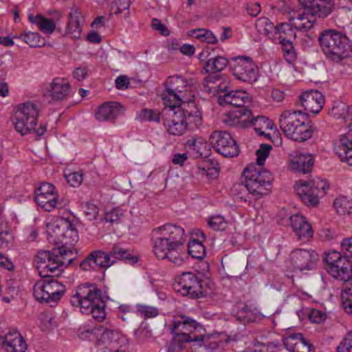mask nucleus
<instances>
[{
    "label": "nucleus",
    "mask_w": 352,
    "mask_h": 352,
    "mask_svg": "<svg viewBox=\"0 0 352 352\" xmlns=\"http://www.w3.org/2000/svg\"><path fill=\"white\" fill-rule=\"evenodd\" d=\"M272 148L271 145L261 144L256 152V164L249 165L243 172L244 180L242 183L256 198L267 195L272 186L273 178L271 173L262 167Z\"/></svg>",
    "instance_id": "nucleus-1"
},
{
    "label": "nucleus",
    "mask_w": 352,
    "mask_h": 352,
    "mask_svg": "<svg viewBox=\"0 0 352 352\" xmlns=\"http://www.w3.org/2000/svg\"><path fill=\"white\" fill-rule=\"evenodd\" d=\"M318 40L327 58L332 62L339 63L352 56V42L341 32L324 30Z\"/></svg>",
    "instance_id": "nucleus-2"
},
{
    "label": "nucleus",
    "mask_w": 352,
    "mask_h": 352,
    "mask_svg": "<svg viewBox=\"0 0 352 352\" xmlns=\"http://www.w3.org/2000/svg\"><path fill=\"white\" fill-rule=\"evenodd\" d=\"M302 8V12L291 16L289 21L296 30L307 32L316 22L317 18H326L332 12L331 0H298Z\"/></svg>",
    "instance_id": "nucleus-3"
},
{
    "label": "nucleus",
    "mask_w": 352,
    "mask_h": 352,
    "mask_svg": "<svg viewBox=\"0 0 352 352\" xmlns=\"http://www.w3.org/2000/svg\"><path fill=\"white\" fill-rule=\"evenodd\" d=\"M279 126L285 136L294 141L303 142L313 135L307 116L301 110H285L279 118Z\"/></svg>",
    "instance_id": "nucleus-4"
},
{
    "label": "nucleus",
    "mask_w": 352,
    "mask_h": 352,
    "mask_svg": "<svg viewBox=\"0 0 352 352\" xmlns=\"http://www.w3.org/2000/svg\"><path fill=\"white\" fill-rule=\"evenodd\" d=\"M164 86L162 94L164 104L195 102L191 80L182 76H171L166 80Z\"/></svg>",
    "instance_id": "nucleus-5"
},
{
    "label": "nucleus",
    "mask_w": 352,
    "mask_h": 352,
    "mask_svg": "<svg viewBox=\"0 0 352 352\" xmlns=\"http://www.w3.org/2000/svg\"><path fill=\"white\" fill-rule=\"evenodd\" d=\"M164 104L165 107L162 112L164 121L188 122L193 124V127H199L201 124V112L195 102Z\"/></svg>",
    "instance_id": "nucleus-6"
},
{
    "label": "nucleus",
    "mask_w": 352,
    "mask_h": 352,
    "mask_svg": "<svg viewBox=\"0 0 352 352\" xmlns=\"http://www.w3.org/2000/svg\"><path fill=\"white\" fill-rule=\"evenodd\" d=\"M171 333L177 342H204L205 331L203 326L195 320L185 315H179L174 318L170 325Z\"/></svg>",
    "instance_id": "nucleus-7"
},
{
    "label": "nucleus",
    "mask_w": 352,
    "mask_h": 352,
    "mask_svg": "<svg viewBox=\"0 0 352 352\" xmlns=\"http://www.w3.org/2000/svg\"><path fill=\"white\" fill-rule=\"evenodd\" d=\"M65 292V287L53 278H44L34 286V296L41 302L54 306Z\"/></svg>",
    "instance_id": "nucleus-8"
},
{
    "label": "nucleus",
    "mask_w": 352,
    "mask_h": 352,
    "mask_svg": "<svg viewBox=\"0 0 352 352\" xmlns=\"http://www.w3.org/2000/svg\"><path fill=\"white\" fill-rule=\"evenodd\" d=\"M38 115L36 104L30 102L19 104L14 116L16 131L22 135L31 133L37 124Z\"/></svg>",
    "instance_id": "nucleus-9"
},
{
    "label": "nucleus",
    "mask_w": 352,
    "mask_h": 352,
    "mask_svg": "<svg viewBox=\"0 0 352 352\" xmlns=\"http://www.w3.org/2000/svg\"><path fill=\"white\" fill-rule=\"evenodd\" d=\"M328 188L329 186L322 180H300L295 186L297 195L307 206H316L319 203V196L326 194Z\"/></svg>",
    "instance_id": "nucleus-10"
},
{
    "label": "nucleus",
    "mask_w": 352,
    "mask_h": 352,
    "mask_svg": "<svg viewBox=\"0 0 352 352\" xmlns=\"http://www.w3.org/2000/svg\"><path fill=\"white\" fill-rule=\"evenodd\" d=\"M153 252L160 259H168L178 266L184 263L185 253L183 251L184 242L153 240Z\"/></svg>",
    "instance_id": "nucleus-11"
},
{
    "label": "nucleus",
    "mask_w": 352,
    "mask_h": 352,
    "mask_svg": "<svg viewBox=\"0 0 352 352\" xmlns=\"http://www.w3.org/2000/svg\"><path fill=\"white\" fill-rule=\"evenodd\" d=\"M101 299V292L96 284L84 283L77 287L76 294L71 298V303L73 306L79 307L81 311H87L89 307Z\"/></svg>",
    "instance_id": "nucleus-12"
},
{
    "label": "nucleus",
    "mask_w": 352,
    "mask_h": 352,
    "mask_svg": "<svg viewBox=\"0 0 352 352\" xmlns=\"http://www.w3.org/2000/svg\"><path fill=\"white\" fill-rule=\"evenodd\" d=\"M233 75L239 80L252 84L258 78V68L251 58L236 56L231 58Z\"/></svg>",
    "instance_id": "nucleus-13"
},
{
    "label": "nucleus",
    "mask_w": 352,
    "mask_h": 352,
    "mask_svg": "<svg viewBox=\"0 0 352 352\" xmlns=\"http://www.w3.org/2000/svg\"><path fill=\"white\" fill-rule=\"evenodd\" d=\"M201 280L192 272H184L179 276L173 285L174 289L183 296L199 298L203 296Z\"/></svg>",
    "instance_id": "nucleus-14"
},
{
    "label": "nucleus",
    "mask_w": 352,
    "mask_h": 352,
    "mask_svg": "<svg viewBox=\"0 0 352 352\" xmlns=\"http://www.w3.org/2000/svg\"><path fill=\"white\" fill-rule=\"evenodd\" d=\"M214 150L226 157H233L239 153V148L231 135L226 131H214L209 138Z\"/></svg>",
    "instance_id": "nucleus-15"
},
{
    "label": "nucleus",
    "mask_w": 352,
    "mask_h": 352,
    "mask_svg": "<svg viewBox=\"0 0 352 352\" xmlns=\"http://www.w3.org/2000/svg\"><path fill=\"white\" fill-rule=\"evenodd\" d=\"M52 259L45 266H41L39 275L43 278H53L58 276L66 265L72 261V258L67 256L65 248H54Z\"/></svg>",
    "instance_id": "nucleus-16"
},
{
    "label": "nucleus",
    "mask_w": 352,
    "mask_h": 352,
    "mask_svg": "<svg viewBox=\"0 0 352 352\" xmlns=\"http://www.w3.org/2000/svg\"><path fill=\"white\" fill-rule=\"evenodd\" d=\"M35 201L46 211H51L55 208H62L64 204L58 199L53 184L43 182L35 189Z\"/></svg>",
    "instance_id": "nucleus-17"
},
{
    "label": "nucleus",
    "mask_w": 352,
    "mask_h": 352,
    "mask_svg": "<svg viewBox=\"0 0 352 352\" xmlns=\"http://www.w3.org/2000/svg\"><path fill=\"white\" fill-rule=\"evenodd\" d=\"M71 91V85L69 81L63 78H55L50 82L43 85V92L44 96L53 101L66 100Z\"/></svg>",
    "instance_id": "nucleus-18"
},
{
    "label": "nucleus",
    "mask_w": 352,
    "mask_h": 352,
    "mask_svg": "<svg viewBox=\"0 0 352 352\" xmlns=\"http://www.w3.org/2000/svg\"><path fill=\"white\" fill-rule=\"evenodd\" d=\"M318 260V254L312 250L296 249L290 254L292 265L300 271L313 270Z\"/></svg>",
    "instance_id": "nucleus-19"
},
{
    "label": "nucleus",
    "mask_w": 352,
    "mask_h": 352,
    "mask_svg": "<svg viewBox=\"0 0 352 352\" xmlns=\"http://www.w3.org/2000/svg\"><path fill=\"white\" fill-rule=\"evenodd\" d=\"M116 263L110 254L102 250H95L89 253L80 263V267L84 271L94 270L96 267L107 269Z\"/></svg>",
    "instance_id": "nucleus-20"
},
{
    "label": "nucleus",
    "mask_w": 352,
    "mask_h": 352,
    "mask_svg": "<svg viewBox=\"0 0 352 352\" xmlns=\"http://www.w3.org/2000/svg\"><path fill=\"white\" fill-rule=\"evenodd\" d=\"M185 242L184 230L178 226L167 223L152 231V240Z\"/></svg>",
    "instance_id": "nucleus-21"
},
{
    "label": "nucleus",
    "mask_w": 352,
    "mask_h": 352,
    "mask_svg": "<svg viewBox=\"0 0 352 352\" xmlns=\"http://www.w3.org/2000/svg\"><path fill=\"white\" fill-rule=\"evenodd\" d=\"M70 226V221L61 218L55 222L47 226V240L49 243L58 245L60 248H65L64 245L65 232Z\"/></svg>",
    "instance_id": "nucleus-22"
},
{
    "label": "nucleus",
    "mask_w": 352,
    "mask_h": 352,
    "mask_svg": "<svg viewBox=\"0 0 352 352\" xmlns=\"http://www.w3.org/2000/svg\"><path fill=\"white\" fill-rule=\"evenodd\" d=\"M324 104V97L318 91L310 90L300 96L299 105L302 107L305 111L312 113H318Z\"/></svg>",
    "instance_id": "nucleus-23"
},
{
    "label": "nucleus",
    "mask_w": 352,
    "mask_h": 352,
    "mask_svg": "<svg viewBox=\"0 0 352 352\" xmlns=\"http://www.w3.org/2000/svg\"><path fill=\"white\" fill-rule=\"evenodd\" d=\"M2 338L1 346L7 352H25L27 349L25 341L16 330L8 331Z\"/></svg>",
    "instance_id": "nucleus-24"
},
{
    "label": "nucleus",
    "mask_w": 352,
    "mask_h": 352,
    "mask_svg": "<svg viewBox=\"0 0 352 352\" xmlns=\"http://www.w3.org/2000/svg\"><path fill=\"white\" fill-rule=\"evenodd\" d=\"M327 272L334 278L346 283L352 280V263L346 258H342L338 263L327 267Z\"/></svg>",
    "instance_id": "nucleus-25"
},
{
    "label": "nucleus",
    "mask_w": 352,
    "mask_h": 352,
    "mask_svg": "<svg viewBox=\"0 0 352 352\" xmlns=\"http://www.w3.org/2000/svg\"><path fill=\"white\" fill-rule=\"evenodd\" d=\"M291 226L300 240H307L313 236L311 226L305 217L295 214L290 217Z\"/></svg>",
    "instance_id": "nucleus-26"
},
{
    "label": "nucleus",
    "mask_w": 352,
    "mask_h": 352,
    "mask_svg": "<svg viewBox=\"0 0 352 352\" xmlns=\"http://www.w3.org/2000/svg\"><path fill=\"white\" fill-rule=\"evenodd\" d=\"M122 108L121 104L117 102H104L98 107L96 118L100 121L113 120L121 113Z\"/></svg>",
    "instance_id": "nucleus-27"
},
{
    "label": "nucleus",
    "mask_w": 352,
    "mask_h": 352,
    "mask_svg": "<svg viewBox=\"0 0 352 352\" xmlns=\"http://www.w3.org/2000/svg\"><path fill=\"white\" fill-rule=\"evenodd\" d=\"M248 101V93L241 90L230 91L219 97V102L221 105L230 104L243 108Z\"/></svg>",
    "instance_id": "nucleus-28"
},
{
    "label": "nucleus",
    "mask_w": 352,
    "mask_h": 352,
    "mask_svg": "<svg viewBox=\"0 0 352 352\" xmlns=\"http://www.w3.org/2000/svg\"><path fill=\"white\" fill-rule=\"evenodd\" d=\"M83 17L77 9H72L69 13V21L65 28V35L78 39L82 32Z\"/></svg>",
    "instance_id": "nucleus-29"
},
{
    "label": "nucleus",
    "mask_w": 352,
    "mask_h": 352,
    "mask_svg": "<svg viewBox=\"0 0 352 352\" xmlns=\"http://www.w3.org/2000/svg\"><path fill=\"white\" fill-rule=\"evenodd\" d=\"M284 346L290 352H310L311 345L301 333H294L284 340Z\"/></svg>",
    "instance_id": "nucleus-30"
},
{
    "label": "nucleus",
    "mask_w": 352,
    "mask_h": 352,
    "mask_svg": "<svg viewBox=\"0 0 352 352\" xmlns=\"http://www.w3.org/2000/svg\"><path fill=\"white\" fill-rule=\"evenodd\" d=\"M336 152L342 161L352 166V134L348 133L341 135Z\"/></svg>",
    "instance_id": "nucleus-31"
},
{
    "label": "nucleus",
    "mask_w": 352,
    "mask_h": 352,
    "mask_svg": "<svg viewBox=\"0 0 352 352\" xmlns=\"http://www.w3.org/2000/svg\"><path fill=\"white\" fill-rule=\"evenodd\" d=\"M313 165L314 159L310 155H296L292 157L290 162L292 170L302 173L311 172Z\"/></svg>",
    "instance_id": "nucleus-32"
},
{
    "label": "nucleus",
    "mask_w": 352,
    "mask_h": 352,
    "mask_svg": "<svg viewBox=\"0 0 352 352\" xmlns=\"http://www.w3.org/2000/svg\"><path fill=\"white\" fill-rule=\"evenodd\" d=\"M120 339L123 338L118 332L107 329L102 325L98 326L96 342L98 344H113Z\"/></svg>",
    "instance_id": "nucleus-33"
},
{
    "label": "nucleus",
    "mask_w": 352,
    "mask_h": 352,
    "mask_svg": "<svg viewBox=\"0 0 352 352\" xmlns=\"http://www.w3.org/2000/svg\"><path fill=\"white\" fill-rule=\"evenodd\" d=\"M241 115L244 116H247V118H245L243 122H250L252 125L254 126L255 131L261 135L264 134V132L261 131V129L265 126L266 127L269 126L270 124V120L267 118L265 116H256L253 117L252 116V113L246 109H242L241 110Z\"/></svg>",
    "instance_id": "nucleus-34"
},
{
    "label": "nucleus",
    "mask_w": 352,
    "mask_h": 352,
    "mask_svg": "<svg viewBox=\"0 0 352 352\" xmlns=\"http://www.w3.org/2000/svg\"><path fill=\"white\" fill-rule=\"evenodd\" d=\"M29 21L36 24L40 31L45 34H52L55 30V24L52 19H46L41 14L28 16Z\"/></svg>",
    "instance_id": "nucleus-35"
},
{
    "label": "nucleus",
    "mask_w": 352,
    "mask_h": 352,
    "mask_svg": "<svg viewBox=\"0 0 352 352\" xmlns=\"http://www.w3.org/2000/svg\"><path fill=\"white\" fill-rule=\"evenodd\" d=\"M228 64V60L226 57L217 56L209 58L205 63L204 69L206 73L215 74L223 71Z\"/></svg>",
    "instance_id": "nucleus-36"
},
{
    "label": "nucleus",
    "mask_w": 352,
    "mask_h": 352,
    "mask_svg": "<svg viewBox=\"0 0 352 352\" xmlns=\"http://www.w3.org/2000/svg\"><path fill=\"white\" fill-rule=\"evenodd\" d=\"M295 28L292 25V22L280 23L278 25L277 34L275 40H281V38L286 39H295L296 34L294 31Z\"/></svg>",
    "instance_id": "nucleus-37"
},
{
    "label": "nucleus",
    "mask_w": 352,
    "mask_h": 352,
    "mask_svg": "<svg viewBox=\"0 0 352 352\" xmlns=\"http://www.w3.org/2000/svg\"><path fill=\"white\" fill-rule=\"evenodd\" d=\"M164 124L167 129L168 132L173 135H182L187 130L188 128L194 129L193 124L188 122H165Z\"/></svg>",
    "instance_id": "nucleus-38"
},
{
    "label": "nucleus",
    "mask_w": 352,
    "mask_h": 352,
    "mask_svg": "<svg viewBox=\"0 0 352 352\" xmlns=\"http://www.w3.org/2000/svg\"><path fill=\"white\" fill-rule=\"evenodd\" d=\"M105 307L104 301L101 299L92 306L89 307V311L81 312L88 315L91 314L95 320L100 322L102 321L106 316Z\"/></svg>",
    "instance_id": "nucleus-39"
},
{
    "label": "nucleus",
    "mask_w": 352,
    "mask_h": 352,
    "mask_svg": "<svg viewBox=\"0 0 352 352\" xmlns=\"http://www.w3.org/2000/svg\"><path fill=\"white\" fill-rule=\"evenodd\" d=\"M256 27L258 32L266 34L269 38L273 36V33L276 35L278 25L274 24L267 18L258 19L256 22Z\"/></svg>",
    "instance_id": "nucleus-40"
},
{
    "label": "nucleus",
    "mask_w": 352,
    "mask_h": 352,
    "mask_svg": "<svg viewBox=\"0 0 352 352\" xmlns=\"http://www.w3.org/2000/svg\"><path fill=\"white\" fill-rule=\"evenodd\" d=\"M333 205L338 213L341 215L350 214L352 213V201L345 197L336 198Z\"/></svg>",
    "instance_id": "nucleus-41"
},
{
    "label": "nucleus",
    "mask_w": 352,
    "mask_h": 352,
    "mask_svg": "<svg viewBox=\"0 0 352 352\" xmlns=\"http://www.w3.org/2000/svg\"><path fill=\"white\" fill-rule=\"evenodd\" d=\"M221 80V74H212L207 76L203 82L204 91L211 94L213 96L217 95L215 89L217 87L219 81Z\"/></svg>",
    "instance_id": "nucleus-42"
},
{
    "label": "nucleus",
    "mask_w": 352,
    "mask_h": 352,
    "mask_svg": "<svg viewBox=\"0 0 352 352\" xmlns=\"http://www.w3.org/2000/svg\"><path fill=\"white\" fill-rule=\"evenodd\" d=\"M188 254L195 258L201 259L206 255L205 247L197 239H192L188 244Z\"/></svg>",
    "instance_id": "nucleus-43"
},
{
    "label": "nucleus",
    "mask_w": 352,
    "mask_h": 352,
    "mask_svg": "<svg viewBox=\"0 0 352 352\" xmlns=\"http://www.w3.org/2000/svg\"><path fill=\"white\" fill-rule=\"evenodd\" d=\"M350 107L342 102H335L331 108L329 109L328 113L336 119L342 118L347 116Z\"/></svg>",
    "instance_id": "nucleus-44"
},
{
    "label": "nucleus",
    "mask_w": 352,
    "mask_h": 352,
    "mask_svg": "<svg viewBox=\"0 0 352 352\" xmlns=\"http://www.w3.org/2000/svg\"><path fill=\"white\" fill-rule=\"evenodd\" d=\"M294 39H286L281 38V40H275L276 42H278L282 45V50L285 53L286 60L292 63L296 58L295 52L294 50L293 41Z\"/></svg>",
    "instance_id": "nucleus-45"
},
{
    "label": "nucleus",
    "mask_w": 352,
    "mask_h": 352,
    "mask_svg": "<svg viewBox=\"0 0 352 352\" xmlns=\"http://www.w3.org/2000/svg\"><path fill=\"white\" fill-rule=\"evenodd\" d=\"M98 326L81 327L78 329V336L82 340L96 341L97 338Z\"/></svg>",
    "instance_id": "nucleus-46"
},
{
    "label": "nucleus",
    "mask_w": 352,
    "mask_h": 352,
    "mask_svg": "<svg viewBox=\"0 0 352 352\" xmlns=\"http://www.w3.org/2000/svg\"><path fill=\"white\" fill-rule=\"evenodd\" d=\"M21 37L31 47H40L43 43L41 36L36 32H29Z\"/></svg>",
    "instance_id": "nucleus-47"
},
{
    "label": "nucleus",
    "mask_w": 352,
    "mask_h": 352,
    "mask_svg": "<svg viewBox=\"0 0 352 352\" xmlns=\"http://www.w3.org/2000/svg\"><path fill=\"white\" fill-rule=\"evenodd\" d=\"M110 254L111 259L117 260H130L132 258L131 253L118 245H114L111 250L108 253Z\"/></svg>",
    "instance_id": "nucleus-48"
},
{
    "label": "nucleus",
    "mask_w": 352,
    "mask_h": 352,
    "mask_svg": "<svg viewBox=\"0 0 352 352\" xmlns=\"http://www.w3.org/2000/svg\"><path fill=\"white\" fill-rule=\"evenodd\" d=\"M52 255H54L53 250L52 252L49 250H40L38 252L36 261L38 274L40 273L41 266H45L48 262L52 261Z\"/></svg>",
    "instance_id": "nucleus-49"
},
{
    "label": "nucleus",
    "mask_w": 352,
    "mask_h": 352,
    "mask_svg": "<svg viewBox=\"0 0 352 352\" xmlns=\"http://www.w3.org/2000/svg\"><path fill=\"white\" fill-rule=\"evenodd\" d=\"M78 241V232L76 228L74 226L72 223L70 221V226L66 230L65 232V246L73 245Z\"/></svg>",
    "instance_id": "nucleus-50"
},
{
    "label": "nucleus",
    "mask_w": 352,
    "mask_h": 352,
    "mask_svg": "<svg viewBox=\"0 0 352 352\" xmlns=\"http://www.w3.org/2000/svg\"><path fill=\"white\" fill-rule=\"evenodd\" d=\"M208 224L214 230H224L227 226L224 217L220 215L210 217L208 220Z\"/></svg>",
    "instance_id": "nucleus-51"
},
{
    "label": "nucleus",
    "mask_w": 352,
    "mask_h": 352,
    "mask_svg": "<svg viewBox=\"0 0 352 352\" xmlns=\"http://www.w3.org/2000/svg\"><path fill=\"white\" fill-rule=\"evenodd\" d=\"M162 114L157 110L144 109L140 111V118L146 121H154L159 122Z\"/></svg>",
    "instance_id": "nucleus-52"
},
{
    "label": "nucleus",
    "mask_w": 352,
    "mask_h": 352,
    "mask_svg": "<svg viewBox=\"0 0 352 352\" xmlns=\"http://www.w3.org/2000/svg\"><path fill=\"white\" fill-rule=\"evenodd\" d=\"M130 6V0H115L111 6V10L114 14H120L128 10Z\"/></svg>",
    "instance_id": "nucleus-53"
},
{
    "label": "nucleus",
    "mask_w": 352,
    "mask_h": 352,
    "mask_svg": "<svg viewBox=\"0 0 352 352\" xmlns=\"http://www.w3.org/2000/svg\"><path fill=\"white\" fill-rule=\"evenodd\" d=\"M347 256H342L337 251H331L328 253H325L324 261L327 263V267L333 266V265L338 263L342 258H346Z\"/></svg>",
    "instance_id": "nucleus-54"
},
{
    "label": "nucleus",
    "mask_w": 352,
    "mask_h": 352,
    "mask_svg": "<svg viewBox=\"0 0 352 352\" xmlns=\"http://www.w3.org/2000/svg\"><path fill=\"white\" fill-rule=\"evenodd\" d=\"M14 236L9 230L0 232V247L2 248H8L13 242Z\"/></svg>",
    "instance_id": "nucleus-55"
},
{
    "label": "nucleus",
    "mask_w": 352,
    "mask_h": 352,
    "mask_svg": "<svg viewBox=\"0 0 352 352\" xmlns=\"http://www.w3.org/2000/svg\"><path fill=\"white\" fill-rule=\"evenodd\" d=\"M67 182L73 187L79 186L82 182L81 172H74L65 175Z\"/></svg>",
    "instance_id": "nucleus-56"
},
{
    "label": "nucleus",
    "mask_w": 352,
    "mask_h": 352,
    "mask_svg": "<svg viewBox=\"0 0 352 352\" xmlns=\"http://www.w3.org/2000/svg\"><path fill=\"white\" fill-rule=\"evenodd\" d=\"M123 216L122 212L118 208H113L106 212L104 219L111 223L119 221Z\"/></svg>",
    "instance_id": "nucleus-57"
},
{
    "label": "nucleus",
    "mask_w": 352,
    "mask_h": 352,
    "mask_svg": "<svg viewBox=\"0 0 352 352\" xmlns=\"http://www.w3.org/2000/svg\"><path fill=\"white\" fill-rule=\"evenodd\" d=\"M218 84L215 90L217 91V95H219V97L230 91L228 87L229 82L225 76L221 75V80Z\"/></svg>",
    "instance_id": "nucleus-58"
},
{
    "label": "nucleus",
    "mask_w": 352,
    "mask_h": 352,
    "mask_svg": "<svg viewBox=\"0 0 352 352\" xmlns=\"http://www.w3.org/2000/svg\"><path fill=\"white\" fill-rule=\"evenodd\" d=\"M98 212L99 209L95 204L91 203L85 204L84 212L89 220L96 219Z\"/></svg>",
    "instance_id": "nucleus-59"
},
{
    "label": "nucleus",
    "mask_w": 352,
    "mask_h": 352,
    "mask_svg": "<svg viewBox=\"0 0 352 352\" xmlns=\"http://www.w3.org/2000/svg\"><path fill=\"white\" fill-rule=\"evenodd\" d=\"M138 311L145 317H155L158 314L157 308L146 305H142L139 307Z\"/></svg>",
    "instance_id": "nucleus-60"
},
{
    "label": "nucleus",
    "mask_w": 352,
    "mask_h": 352,
    "mask_svg": "<svg viewBox=\"0 0 352 352\" xmlns=\"http://www.w3.org/2000/svg\"><path fill=\"white\" fill-rule=\"evenodd\" d=\"M337 349L338 352H352V340L346 336Z\"/></svg>",
    "instance_id": "nucleus-61"
},
{
    "label": "nucleus",
    "mask_w": 352,
    "mask_h": 352,
    "mask_svg": "<svg viewBox=\"0 0 352 352\" xmlns=\"http://www.w3.org/2000/svg\"><path fill=\"white\" fill-rule=\"evenodd\" d=\"M151 25L155 30L159 31L161 34L164 36H168L169 34V31L167 28L162 24L159 19H153Z\"/></svg>",
    "instance_id": "nucleus-62"
},
{
    "label": "nucleus",
    "mask_w": 352,
    "mask_h": 352,
    "mask_svg": "<svg viewBox=\"0 0 352 352\" xmlns=\"http://www.w3.org/2000/svg\"><path fill=\"white\" fill-rule=\"evenodd\" d=\"M344 288L341 293L342 300L352 299V281L344 283Z\"/></svg>",
    "instance_id": "nucleus-63"
},
{
    "label": "nucleus",
    "mask_w": 352,
    "mask_h": 352,
    "mask_svg": "<svg viewBox=\"0 0 352 352\" xmlns=\"http://www.w3.org/2000/svg\"><path fill=\"white\" fill-rule=\"evenodd\" d=\"M341 248L343 251L349 253V256L352 257V239L346 238L341 242Z\"/></svg>",
    "instance_id": "nucleus-64"
}]
</instances>
